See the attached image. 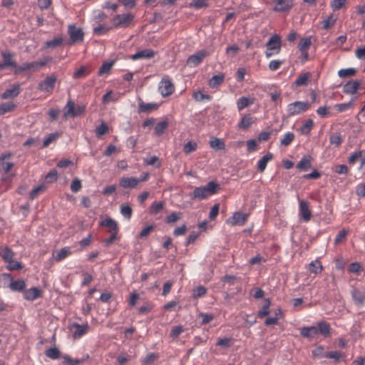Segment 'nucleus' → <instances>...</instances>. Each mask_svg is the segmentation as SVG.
I'll use <instances>...</instances> for the list:
<instances>
[{
    "instance_id": "1",
    "label": "nucleus",
    "mask_w": 365,
    "mask_h": 365,
    "mask_svg": "<svg viewBox=\"0 0 365 365\" xmlns=\"http://www.w3.org/2000/svg\"><path fill=\"white\" fill-rule=\"evenodd\" d=\"M219 185L214 181L209 182L205 186L197 187L194 189L190 197L191 199H205L208 196L212 195L217 192Z\"/></svg>"
},
{
    "instance_id": "2",
    "label": "nucleus",
    "mask_w": 365,
    "mask_h": 365,
    "mask_svg": "<svg viewBox=\"0 0 365 365\" xmlns=\"http://www.w3.org/2000/svg\"><path fill=\"white\" fill-rule=\"evenodd\" d=\"M309 107L308 101H295L287 105V112L288 116H294L307 111Z\"/></svg>"
},
{
    "instance_id": "3",
    "label": "nucleus",
    "mask_w": 365,
    "mask_h": 365,
    "mask_svg": "<svg viewBox=\"0 0 365 365\" xmlns=\"http://www.w3.org/2000/svg\"><path fill=\"white\" fill-rule=\"evenodd\" d=\"M134 16L130 13L117 14L111 20L113 25L118 28H127L133 21Z\"/></svg>"
},
{
    "instance_id": "4",
    "label": "nucleus",
    "mask_w": 365,
    "mask_h": 365,
    "mask_svg": "<svg viewBox=\"0 0 365 365\" xmlns=\"http://www.w3.org/2000/svg\"><path fill=\"white\" fill-rule=\"evenodd\" d=\"M158 91L163 96H168L175 91V86L169 76H164L159 83Z\"/></svg>"
},
{
    "instance_id": "5",
    "label": "nucleus",
    "mask_w": 365,
    "mask_h": 365,
    "mask_svg": "<svg viewBox=\"0 0 365 365\" xmlns=\"http://www.w3.org/2000/svg\"><path fill=\"white\" fill-rule=\"evenodd\" d=\"M299 220L307 222L312 217V212L309 210V205L307 201L299 200Z\"/></svg>"
},
{
    "instance_id": "6",
    "label": "nucleus",
    "mask_w": 365,
    "mask_h": 365,
    "mask_svg": "<svg viewBox=\"0 0 365 365\" xmlns=\"http://www.w3.org/2000/svg\"><path fill=\"white\" fill-rule=\"evenodd\" d=\"M210 53L205 49L197 51L187 59V64L190 67L198 66Z\"/></svg>"
},
{
    "instance_id": "7",
    "label": "nucleus",
    "mask_w": 365,
    "mask_h": 365,
    "mask_svg": "<svg viewBox=\"0 0 365 365\" xmlns=\"http://www.w3.org/2000/svg\"><path fill=\"white\" fill-rule=\"evenodd\" d=\"M68 32L70 36V42L68 43L69 45L76 42L83 41L84 33L81 29L77 28L74 25H70L68 26Z\"/></svg>"
},
{
    "instance_id": "8",
    "label": "nucleus",
    "mask_w": 365,
    "mask_h": 365,
    "mask_svg": "<svg viewBox=\"0 0 365 365\" xmlns=\"http://www.w3.org/2000/svg\"><path fill=\"white\" fill-rule=\"evenodd\" d=\"M56 82V78L54 76H47L38 83V89L41 91L51 93L54 89Z\"/></svg>"
},
{
    "instance_id": "9",
    "label": "nucleus",
    "mask_w": 365,
    "mask_h": 365,
    "mask_svg": "<svg viewBox=\"0 0 365 365\" xmlns=\"http://www.w3.org/2000/svg\"><path fill=\"white\" fill-rule=\"evenodd\" d=\"M273 4L274 11L287 12L292 8L294 1L293 0H273Z\"/></svg>"
},
{
    "instance_id": "10",
    "label": "nucleus",
    "mask_w": 365,
    "mask_h": 365,
    "mask_svg": "<svg viewBox=\"0 0 365 365\" xmlns=\"http://www.w3.org/2000/svg\"><path fill=\"white\" fill-rule=\"evenodd\" d=\"M71 329H74V331L73 333V339H79L86 334L89 329V326L88 323H85L83 324H79L77 322H73L70 326Z\"/></svg>"
},
{
    "instance_id": "11",
    "label": "nucleus",
    "mask_w": 365,
    "mask_h": 365,
    "mask_svg": "<svg viewBox=\"0 0 365 365\" xmlns=\"http://www.w3.org/2000/svg\"><path fill=\"white\" fill-rule=\"evenodd\" d=\"M282 46L281 37L278 34L272 35L266 43V48H269L275 53H280Z\"/></svg>"
},
{
    "instance_id": "12",
    "label": "nucleus",
    "mask_w": 365,
    "mask_h": 365,
    "mask_svg": "<svg viewBox=\"0 0 365 365\" xmlns=\"http://www.w3.org/2000/svg\"><path fill=\"white\" fill-rule=\"evenodd\" d=\"M1 56L3 58V61L0 62V71H2L7 67L12 68L16 66V62L14 59V56L13 53L7 51H2Z\"/></svg>"
},
{
    "instance_id": "13",
    "label": "nucleus",
    "mask_w": 365,
    "mask_h": 365,
    "mask_svg": "<svg viewBox=\"0 0 365 365\" xmlns=\"http://www.w3.org/2000/svg\"><path fill=\"white\" fill-rule=\"evenodd\" d=\"M247 220V215L242 212H236L229 217L226 222L232 226L243 225Z\"/></svg>"
},
{
    "instance_id": "14",
    "label": "nucleus",
    "mask_w": 365,
    "mask_h": 365,
    "mask_svg": "<svg viewBox=\"0 0 365 365\" xmlns=\"http://www.w3.org/2000/svg\"><path fill=\"white\" fill-rule=\"evenodd\" d=\"M361 84V82L360 80L349 81L344 85L343 93L346 94L354 95L356 93Z\"/></svg>"
},
{
    "instance_id": "15",
    "label": "nucleus",
    "mask_w": 365,
    "mask_h": 365,
    "mask_svg": "<svg viewBox=\"0 0 365 365\" xmlns=\"http://www.w3.org/2000/svg\"><path fill=\"white\" fill-rule=\"evenodd\" d=\"M41 295L42 292L38 287H31L23 292L24 298L29 301H34Z\"/></svg>"
},
{
    "instance_id": "16",
    "label": "nucleus",
    "mask_w": 365,
    "mask_h": 365,
    "mask_svg": "<svg viewBox=\"0 0 365 365\" xmlns=\"http://www.w3.org/2000/svg\"><path fill=\"white\" fill-rule=\"evenodd\" d=\"M10 157L11 154L9 153H4L0 157V170L4 171L5 173H8L14 166L13 163L5 160L6 159H9Z\"/></svg>"
},
{
    "instance_id": "17",
    "label": "nucleus",
    "mask_w": 365,
    "mask_h": 365,
    "mask_svg": "<svg viewBox=\"0 0 365 365\" xmlns=\"http://www.w3.org/2000/svg\"><path fill=\"white\" fill-rule=\"evenodd\" d=\"M155 56V52L152 49H144L137 51L135 53L130 56V58L133 61L142 59V58H152Z\"/></svg>"
},
{
    "instance_id": "18",
    "label": "nucleus",
    "mask_w": 365,
    "mask_h": 365,
    "mask_svg": "<svg viewBox=\"0 0 365 365\" xmlns=\"http://www.w3.org/2000/svg\"><path fill=\"white\" fill-rule=\"evenodd\" d=\"M319 334V330L317 327H304L300 329V334L306 338L314 339Z\"/></svg>"
},
{
    "instance_id": "19",
    "label": "nucleus",
    "mask_w": 365,
    "mask_h": 365,
    "mask_svg": "<svg viewBox=\"0 0 365 365\" xmlns=\"http://www.w3.org/2000/svg\"><path fill=\"white\" fill-rule=\"evenodd\" d=\"M20 93L19 84L13 85L11 88L6 90L1 96L2 99L13 98Z\"/></svg>"
},
{
    "instance_id": "20",
    "label": "nucleus",
    "mask_w": 365,
    "mask_h": 365,
    "mask_svg": "<svg viewBox=\"0 0 365 365\" xmlns=\"http://www.w3.org/2000/svg\"><path fill=\"white\" fill-rule=\"evenodd\" d=\"M351 297L355 304L358 306H363L365 304V292L354 289L351 292Z\"/></svg>"
},
{
    "instance_id": "21",
    "label": "nucleus",
    "mask_w": 365,
    "mask_h": 365,
    "mask_svg": "<svg viewBox=\"0 0 365 365\" xmlns=\"http://www.w3.org/2000/svg\"><path fill=\"white\" fill-rule=\"evenodd\" d=\"M253 123V118L250 115H242L240 120L238 122L237 127L240 129L247 130Z\"/></svg>"
},
{
    "instance_id": "22",
    "label": "nucleus",
    "mask_w": 365,
    "mask_h": 365,
    "mask_svg": "<svg viewBox=\"0 0 365 365\" xmlns=\"http://www.w3.org/2000/svg\"><path fill=\"white\" fill-rule=\"evenodd\" d=\"M9 288L11 291L23 292L26 288V282L24 279L13 280L11 277Z\"/></svg>"
},
{
    "instance_id": "23",
    "label": "nucleus",
    "mask_w": 365,
    "mask_h": 365,
    "mask_svg": "<svg viewBox=\"0 0 365 365\" xmlns=\"http://www.w3.org/2000/svg\"><path fill=\"white\" fill-rule=\"evenodd\" d=\"M140 180L136 178H122L120 181V185L123 187H135Z\"/></svg>"
},
{
    "instance_id": "24",
    "label": "nucleus",
    "mask_w": 365,
    "mask_h": 365,
    "mask_svg": "<svg viewBox=\"0 0 365 365\" xmlns=\"http://www.w3.org/2000/svg\"><path fill=\"white\" fill-rule=\"evenodd\" d=\"M158 105L156 103H144L141 101L138 105V111L142 113H149L152 110H156Z\"/></svg>"
},
{
    "instance_id": "25",
    "label": "nucleus",
    "mask_w": 365,
    "mask_h": 365,
    "mask_svg": "<svg viewBox=\"0 0 365 365\" xmlns=\"http://www.w3.org/2000/svg\"><path fill=\"white\" fill-rule=\"evenodd\" d=\"M99 225L101 226L107 227L110 229V232H118V227L117 222L111 219V218H106L104 220H102L100 222Z\"/></svg>"
},
{
    "instance_id": "26",
    "label": "nucleus",
    "mask_w": 365,
    "mask_h": 365,
    "mask_svg": "<svg viewBox=\"0 0 365 365\" xmlns=\"http://www.w3.org/2000/svg\"><path fill=\"white\" fill-rule=\"evenodd\" d=\"M273 158V155L271 153H267L262 158H261L257 163V169L259 172L262 173L266 167L267 164L269 161H270Z\"/></svg>"
},
{
    "instance_id": "27",
    "label": "nucleus",
    "mask_w": 365,
    "mask_h": 365,
    "mask_svg": "<svg viewBox=\"0 0 365 365\" xmlns=\"http://www.w3.org/2000/svg\"><path fill=\"white\" fill-rule=\"evenodd\" d=\"M311 167V157L309 155H304L302 157V158L300 160V161L297 165V168L302 170L306 171Z\"/></svg>"
},
{
    "instance_id": "28",
    "label": "nucleus",
    "mask_w": 365,
    "mask_h": 365,
    "mask_svg": "<svg viewBox=\"0 0 365 365\" xmlns=\"http://www.w3.org/2000/svg\"><path fill=\"white\" fill-rule=\"evenodd\" d=\"M310 78L311 73L309 72L304 73L298 76L293 85L296 87L307 85Z\"/></svg>"
},
{
    "instance_id": "29",
    "label": "nucleus",
    "mask_w": 365,
    "mask_h": 365,
    "mask_svg": "<svg viewBox=\"0 0 365 365\" xmlns=\"http://www.w3.org/2000/svg\"><path fill=\"white\" fill-rule=\"evenodd\" d=\"M14 252L7 246L0 247V256L6 261H11L14 257Z\"/></svg>"
},
{
    "instance_id": "30",
    "label": "nucleus",
    "mask_w": 365,
    "mask_h": 365,
    "mask_svg": "<svg viewBox=\"0 0 365 365\" xmlns=\"http://www.w3.org/2000/svg\"><path fill=\"white\" fill-rule=\"evenodd\" d=\"M71 254V250L68 247L61 248L60 250L53 253V258L59 262L68 257Z\"/></svg>"
},
{
    "instance_id": "31",
    "label": "nucleus",
    "mask_w": 365,
    "mask_h": 365,
    "mask_svg": "<svg viewBox=\"0 0 365 365\" xmlns=\"http://www.w3.org/2000/svg\"><path fill=\"white\" fill-rule=\"evenodd\" d=\"M75 109H76V106H75L74 102L72 101L71 100H68L66 105L65 106V108H64L65 118H67L69 116L75 117L76 116Z\"/></svg>"
},
{
    "instance_id": "32",
    "label": "nucleus",
    "mask_w": 365,
    "mask_h": 365,
    "mask_svg": "<svg viewBox=\"0 0 365 365\" xmlns=\"http://www.w3.org/2000/svg\"><path fill=\"white\" fill-rule=\"evenodd\" d=\"M210 146L217 150H222L225 149V145L222 139L217 138H212L210 140Z\"/></svg>"
},
{
    "instance_id": "33",
    "label": "nucleus",
    "mask_w": 365,
    "mask_h": 365,
    "mask_svg": "<svg viewBox=\"0 0 365 365\" xmlns=\"http://www.w3.org/2000/svg\"><path fill=\"white\" fill-rule=\"evenodd\" d=\"M312 36L301 38L298 44L299 50L300 51H307L312 44Z\"/></svg>"
},
{
    "instance_id": "34",
    "label": "nucleus",
    "mask_w": 365,
    "mask_h": 365,
    "mask_svg": "<svg viewBox=\"0 0 365 365\" xmlns=\"http://www.w3.org/2000/svg\"><path fill=\"white\" fill-rule=\"evenodd\" d=\"M224 78L223 74L213 76L209 81V86L212 88L218 87L223 82Z\"/></svg>"
},
{
    "instance_id": "35",
    "label": "nucleus",
    "mask_w": 365,
    "mask_h": 365,
    "mask_svg": "<svg viewBox=\"0 0 365 365\" xmlns=\"http://www.w3.org/2000/svg\"><path fill=\"white\" fill-rule=\"evenodd\" d=\"M319 333L322 334L324 337H327L330 334V326L325 322H319L317 324Z\"/></svg>"
},
{
    "instance_id": "36",
    "label": "nucleus",
    "mask_w": 365,
    "mask_h": 365,
    "mask_svg": "<svg viewBox=\"0 0 365 365\" xmlns=\"http://www.w3.org/2000/svg\"><path fill=\"white\" fill-rule=\"evenodd\" d=\"M90 73L91 71L88 67L81 66V68L76 69V71L73 73V78L75 79L83 78L87 76Z\"/></svg>"
},
{
    "instance_id": "37",
    "label": "nucleus",
    "mask_w": 365,
    "mask_h": 365,
    "mask_svg": "<svg viewBox=\"0 0 365 365\" xmlns=\"http://www.w3.org/2000/svg\"><path fill=\"white\" fill-rule=\"evenodd\" d=\"M253 103V100L247 97L242 96L237 101V107L239 110H242L250 104Z\"/></svg>"
},
{
    "instance_id": "38",
    "label": "nucleus",
    "mask_w": 365,
    "mask_h": 365,
    "mask_svg": "<svg viewBox=\"0 0 365 365\" xmlns=\"http://www.w3.org/2000/svg\"><path fill=\"white\" fill-rule=\"evenodd\" d=\"M168 126V120H162L158 123L155 127V134L157 135H160L164 133L165 130L167 129Z\"/></svg>"
},
{
    "instance_id": "39",
    "label": "nucleus",
    "mask_w": 365,
    "mask_h": 365,
    "mask_svg": "<svg viewBox=\"0 0 365 365\" xmlns=\"http://www.w3.org/2000/svg\"><path fill=\"white\" fill-rule=\"evenodd\" d=\"M114 63L115 61H106L104 62L100 69H99V71H98V76H103L104 74H108L111 68L113 67V66L114 65Z\"/></svg>"
},
{
    "instance_id": "40",
    "label": "nucleus",
    "mask_w": 365,
    "mask_h": 365,
    "mask_svg": "<svg viewBox=\"0 0 365 365\" xmlns=\"http://www.w3.org/2000/svg\"><path fill=\"white\" fill-rule=\"evenodd\" d=\"M51 61L50 58H44L39 61H34L30 63L31 68L34 71H38L41 68L45 66L48 62Z\"/></svg>"
},
{
    "instance_id": "41",
    "label": "nucleus",
    "mask_w": 365,
    "mask_h": 365,
    "mask_svg": "<svg viewBox=\"0 0 365 365\" xmlns=\"http://www.w3.org/2000/svg\"><path fill=\"white\" fill-rule=\"evenodd\" d=\"M117 100H118V97H117L116 94H115L112 91H108L102 97V101L105 104H108L110 102L116 101Z\"/></svg>"
},
{
    "instance_id": "42",
    "label": "nucleus",
    "mask_w": 365,
    "mask_h": 365,
    "mask_svg": "<svg viewBox=\"0 0 365 365\" xmlns=\"http://www.w3.org/2000/svg\"><path fill=\"white\" fill-rule=\"evenodd\" d=\"M270 300L269 299H266L264 300V304L262 306V309L258 312V317L259 318H263L265 316L268 315L269 312V306H270Z\"/></svg>"
},
{
    "instance_id": "43",
    "label": "nucleus",
    "mask_w": 365,
    "mask_h": 365,
    "mask_svg": "<svg viewBox=\"0 0 365 365\" xmlns=\"http://www.w3.org/2000/svg\"><path fill=\"white\" fill-rule=\"evenodd\" d=\"M356 98H357L356 97H354L348 103L336 104V105H335V108H336L337 111L339 113L345 111V110L349 109L352 106L353 103L356 100Z\"/></svg>"
},
{
    "instance_id": "44",
    "label": "nucleus",
    "mask_w": 365,
    "mask_h": 365,
    "mask_svg": "<svg viewBox=\"0 0 365 365\" xmlns=\"http://www.w3.org/2000/svg\"><path fill=\"white\" fill-rule=\"evenodd\" d=\"M322 263L318 260L312 261L309 264V271L312 273L319 274L322 271Z\"/></svg>"
},
{
    "instance_id": "45",
    "label": "nucleus",
    "mask_w": 365,
    "mask_h": 365,
    "mask_svg": "<svg viewBox=\"0 0 365 365\" xmlns=\"http://www.w3.org/2000/svg\"><path fill=\"white\" fill-rule=\"evenodd\" d=\"M324 357L334 359L335 361H339L343 357V354L339 351H327L324 353Z\"/></svg>"
},
{
    "instance_id": "46",
    "label": "nucleus",
    "mask_w": 365,
    "mask_h": 365,
    "mask_svg": "<svg viewBox=\"0 0 365 365\" xmlns=\"http://www.w3.org/2000/svg\"><path fill=\"white\" fill-rule=\"evenodd\" d=\"M197 143L190 140L184 145L183 152L185 154H189L190 153L195 151L197 150Z\"/></svg>"
},
{
    "instance_id": "47",
    "label": "nucleus",
    "mask_w": 365,
    "mask_h": 365,
    "mask_svg": "<svg viewBox=\"0 0 365 365\" xmlns=\"http://www.w3.org/2000/svg\"><path fill=\"white\" fill-rule=\"evenodd\" d=\"M59 136V133H50L49 135H48L43 142V148H46L48 146H49V145L51 143H52L53 142H54Z\"/></svg>"
},
{
    "instance_id": "48",
    "label": "nucleus",
    "mask_w": 365,
    "mask_h": 365,
    "mask_svg": "<svg viewBox=\"0 0 365 365\" xmlns=\"http://www.w3.org/2000/svg\"><path fill=\"white\" fill-rule=\"evenodd\" d=\"M207 0H192L189 4V7L199 9L207 6Z\"/></svg>"
},
{
    "instance_id": "49",
    "label": "nucleus",
    "mask_w": 365,
    "mask_h": 365,
    "mask_svg": "<svg viewBox=\"0 0 365 365\" xmlns=\"http://www.w3.org/2000/svg\"><path fill=\"white\" fill-rule=\"evenodd\" d=\"M164 207L163 202H153L150 207V212L153 215L158 214Z\"/></svg>"
},
{
    "instance_id": "50",
    "label": "nucleus",
    "mask_w": 365,
    "mask_h": 365,
    "mask_svg": "<svg viewBox=\"0 0 365 365\" xmlns=\"http://www.w3.org/2000/svg\"><path fill=\"white\" fill-rule=\"evenodd\" d=\"M294 139V134L292 132L286 133L283 138L280 140L282 145L284 146L289 145Z\"/></svg>"
},
{
    "instance_id": "51",
    "label": "nucleus",
    "mask_w": 365,
    "mask_h": 365,
    "mask_svg": "<svg viewBox=\"0 0 365 365\" xmlns=\"http://www.w3.org/2000/svg\"><path fill=\"white\" fill-rule=\"evenodd\" d=\"M314 122L312 119L306 120L304 124L301 127L300 132L303 135H308L313 127Z\"/></svg>"
},
{
    "instance_id": "52",
    "label": "nucleus",
    "mask_w": 365,
    "mask_h": 365,
    "mask_svg": "<svg viewBox=\"0 0 365 365\" xmlns=\"http://www.w3.org/2000/svg\"><path fill=\"white\" fill-rule=\"evenodd\" d=\"M336 22V18L333 16V14H330L327 19H324L322 21V27L324 29H328L331 26H333Z\"/></svg>"
},
{
    "instance_id": "53",
    "label": "nucleus",
    "mask_w": 365,
    "mask_h": 365,
    "mask_svg": "<svg viewBox=\"0 0 365 365\" xmlns=\"http://www.w3.org/2000/svg\"><path fill=\"white\" fill-rule=\"evenodd\" d=\"M356 73V70L353 68H349L346 69H341L338 71V76L340 78H346L349 76H353Z\"/></svg>"
},
{
    "instance_id": "54",
    "label": "nucleus",
    "mask_w": 365,
    "mask_h": 365,
    "mask_svg": "<svg viewBox=\"0 0 365 365\" xmlns=\"http://www.w3.org/2000/svg\"><path fill=\"white\" fill-rule=\"evenodd\" d=\"M144 163L147 165H154L156 168H159L161 165L159 158L155 155L144 159Z\"/></svg>"
},
{
    "instance_id": "55",
    "label": "nucleus",
    "mask_w": 365,
    "mask_h": 365,
    "mask_svg": "<svg viewBox=\"0 0 365 365\" xmlns=\"http://www.w3.org/2000/svg\"><path fill=\"white\" fill-rule=\"evenodd\" d=\"M46 355L50 359H56L60 356V351L56 347H53L46 351Z\"/></svg>"
},
{
    "instance_id": "56",
    "label": "nucleus",
    "mask_w": 365,
    "mask_h": 365,
    "mask_svg": "<svg viewBox=\"0 0 365 365\" xmlns=\"http://www.w3.org/2000/svg\"><path fill=\"white\" fill-rule=\"evenodd\" d=\"M95 131L96 136L99 138L108 132V126L106 123H102L96 128Z\"/></svg>"
},
{
    "instance_id": "57",
    "label": "nucleus",
    "mask_w": 365,
    "mask_h": 365,
    "mask_svg": "<svg viewBox=\"0 0 365 365\" xmlns=\"http://www.w3.org/2000/svg\"><path fill=\"white\" fill-rule=\"evenodd\" d=\"M63 43V38L61 37H56L51 41L46 42L45 45L46 48H55L60 46Z\"/></svg>"
},
{
    "instance_id": "58",
    "label": "nucleus",
    "mask_w": 365,
    "mask_h": 365,
    "mask_svg": "<svg viewBox=\"0 0 365 365\" xmlns=\"http://www.w3.org/2000/svg\"><path fill=\"white\" fill-rule=\"evenodd\" d=\"M120 213L124 217L129 220L132 216V209L128 205H122L120 206Z\"/></svg>"
},
{
    "instance_id": "59",
    "label": "nucleus",
    "mask_w": 365,
    "mask_h": 365,
    "mask_svg": "<svg viewBox=\"0 0 365 365\" xmlns=\"http://www.w3.org/2000/svg\"><path fill=\"white\" fill-rule=\"evenodd\" d=\"M6 262L8 263L6 269L10 271L20 269L22 267V264L21 262L14 261L13 259H11V261L9 260Z\"/></svg>"
},
{
    "instance_id": "60",
    "label": "nucleus",
    "mask_w": 365,
    "mask_h": 365,
    "mask_svg": "<svg viewBox=\"0 0 365 365\" xmlns=\"http://www.w3.org/2000/svg\"><path fill=\"white\" fill-rule=\"evenodd\" d=\"M207 292V289L203 286H198L193 290V297L194 298H199L202 297L205 295Z\"/></svg>"
},
{
    "instance_id": "61",
    "label": "nucleus",
    "mask_w": 365,
    "mask_h": 365,
    "mask_svg": "<svg viewBox=\"0 0 365 365\" xmlns=\"http://www.w3.org/2000/svg\"><path fill=\"white\" fill-rule=\"evenodd\" d=\"M364 154V150H358L351 153L348 162L349 164L353 165L357 160Z\"/></svg>"
},
{
    "instance_id": "62",
    "label": "nucleus",
    "mask_w": 365,
    "mask_h": 365,
    "mask_svg": "<svg viewBox=\"0 0 365 365\" xmlns=\"http://www.w3.org/2000/svg\"><path fill=\"white\" fill-rule=\"evenodd\" d=\"M284 63L283 60H272L269 63V69L272 71H275Z\"/></svg>"
},
{
    "instance_id": "63",
    "label": "nucleus",
    "mask_w": 365,
    "mask_h": 365,
    "mask_svg": "<svg viewBox=\"0 0 365 365\" xmlns=\"http://www.w3.org/2000/svg\"><path fill=\"white\" fill-rule=\"evenodd\" d=\"M181 217L180 212H173L165 218V222L168 224L177 222Z\"/></svg>"
},
{
    "instance_id": "64",
    "label": "nucleus",
    "mask_w": 365,
    "mask_h": 365,
    "mask_svg": "<svg viewBox=\"0 0 365 365\" xmlns=\"http://www.w3.org/2000/svg\"><path fill=\"white\" fill-rule=\"evenodd\" d=\"M158 358V354L155 353H149L143 360V364H150L155 361Z\"/></svg>"
}]
</instances>
